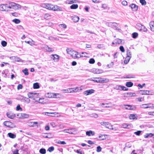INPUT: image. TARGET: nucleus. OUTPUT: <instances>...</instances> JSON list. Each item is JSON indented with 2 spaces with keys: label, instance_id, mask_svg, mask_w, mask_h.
<instances>
[{
  "label": "nucleus",
  "instance_id": "obj_51",
  "mask_svg": "<svg viewBox=\"0 0 154 154\" xmlns=\"http://www.w3.org/2000/svg\"><path fill=\"white\" fill-rule=\"evenodd\" d=\"M56 143L59 144H61L63 145L66 144L65 142L64 141H60L58 140L56 142Z\"/></svg>",
  "mask_w": 154,
  "mask_h": 154
},
{
  "label": "nucleus",
  "instance_id": "obj_27",
  "mask_svg": "<svg viewBox=\"0 0 154 154\" xmlns=\"http://www.w3.org/2000/svg\"><path fill=\"white\" fill-rule=\"evenodd\" d=\"M149 25L152 31H154V21H151L149 23Z\"/></svg>",
  "mask_w": 154,
  "mask_h": 154
},
{
  "label": "nucleus",
  "instance_id": "obj_19",
  "mask_svg": "<svg viewBox=\"0 0 154 154\" xmlns=\"http://www.w3.org/2000/svg\"><path fill=\"white\" fill-rule=\"evenodd\" d=\"M56 95L54 93H48L46 94V95L47 97L48 98H54L56 97Z\"/></svg>",
  "mask_w": 154,
  "mask_h": 154
},
{
  "label": "nucleus",
  "instance_id": "obj_52",
  "mask_svg": "<svg viewBox=\"0 0 154 154\" xmlns=\"http://www.w3.org/2000/svg\"><path fill=\"white\" fill-rule=\"evenodd\" d=\"M91 116L94 117L95 118H97L98 117V116L97 114L95 113H94L91 115Z\"/></svg>",
  "mask_w": 154,
  "mask_h": 154
},
{
  "label": "nucleus",
  "instance_id": "obj_58",
  "mask_svg": "<svg viewBox=\"0 0 154 154\" xmlns=\"http://www.w3.org/2000/svg\"><path fill=\"white\" fill-rule=\"evenodd\" d=\"M95 60L93 58H91L89 61V63L91 64H94L95 63Z\"/></svg>",
  "mask_w": 154,
  "mask_h": 154
},
{
  "label": "nucleus",
  "instance_id": "obj_62",
  "mask_svg": "<svg viewBox=\"0 0 154 154\" xmlns=\"http://www.w3.org/2000/svg\"><path fill=\"white\" fill-rule=\"evenodd\" d=\"M101 148L100 146H99L97 147V152H99L101 151Z\"/></svg>",
  "mask_w": 154,
  "mask_h": 154
},
{
  "label": "nucleus",
  "instance_id": "obj_37",
  "mask_svg": "<svg viewBox=\"0 0 154 154\" xmlns=\"http://www.w3.org/2000/svg\"><path fill=\"white\" fill-rule=\"evenodd\" d=\"M51 16V15L49 14H46L45 15L44 18L46 20H48L50 19Z\"/></svg>",
  "mask_w": 154,
  "mask_h": 154
},
{
  "label": "nucleus",
  "instance_id": "obj_56",
  "mask_svg": "<svg viewBox=\"0 0 154 154\" xmlns=\"http://www.w3.org/2000/svg\"><path fill=\"white\" fill-rule=\"evenodd\" d=\"M140 1L142 5H145L146 4V2L145 0H140Z\"/></svg>",
  "mask_w": 154,
  "mask_h": 154
},
{
  "label": "nucleus",
  "instance_id": "obj_21",
  "mask_svg": "<svg viewBox=\"0 0 154 154\" xmlns=\"http://www.w3.org/2000/svg\"><path fill=\"white\" fill-rule=\"evenodd\" d=\"M21 100L22 102H26L27 103H29L30 102V100L25 97H22V98L21 99Z\"/></svg>",
  "mask_w": 154,
  "mask_h": 154
},
{
  "label": "nucleus",
  "instance_id": "obj_25",
  "mask_svg": "<svg viewBox=\"0 0 154 154\" xmlns=\"http://www.w3.org/2000/svg\"><path fill=\"white\" fill-rule=\"evenodd\" d=\"M43 136L45 138H52L53 137V135L51 133H49L47 134H44L43 135Z\"/></svg>",
  "mask_w": 154,
  "mask_h": 154
},
{
  "label": "nucleus",
  "instance_id": "obj_61",
  "mask_svg": "<svg viewBox=\"0 0 154 154\" xmlns=\"http://www.w3.org/2000/svg\"><path fill=\"white\" fill-rule=\"evenodd\" d=\"M16 110H20V111L22 110V109L20 107V105H18L16 107Z\"/></svg>",
  "mask_w": 154,
  "mask_h": 154
},
{
  "label": "nucleus",
  "instance_id": "obj_3",
  "mask_svg": "<svg viewBox=\"0 0 154 154\" xmlns=\"http://www.w3.org/2000/svg\"><path fill=\"white\" fill-rule=\"evenodd\" d=\"M136 26L140 31H143L145 32H146L147 31V29L146 28L145 26L143 25H142L141 24H137L136 25Z\"/></svg>",
  "mask_w": 154,
  "mask_h": 154
},
{
  "label": "nucleus",
  "instance_id": "obj_18",
  "mask_svg": "<svg viewBox=\"0 0 154 154\" xmlns=\"http://www.w3.org/2000/svg\"><path fill=\"white\" fill-rule=\"evenodd\" d=\"M7 115L8 117L11 119H13L16 116L15 114L10 112H7Z\"/></svg>",
  "mask_w": 154,
  "mask_h": 154
},
{
  "label": "nucleus",
  "instance_id": "obj_53",
  "mask_svg": "<svg viewBox=\"0 0 154 154\" xmlns=\"http://www.w3.org/2000/svg\"><path fill=\"white\" fill-rule=\"evenodd\" d=\"M124 106H125L126 107H125V109H132L131 108V106L130 105H124Z\"/></svg>",
  "mask_w": 154,
  "mask_h": 154
},
{
  "label": "nucleus",
  "instance_id": "obj_59",
  "mask_svg": "<svg viewBox=\"0 0 154 154\" xmlns=\"http://www.w3.org/2000/svg\"><path fill=\"white\" fill-rule=\"evenodd\" d=\"M15 7V8H14V9H20L21 8L20 5L17 4H16V5Z\"/></svg>",
  "mask_w": 154,
  "mask_h": 154
},
{
  "label": "nucleus",
  "instance_id": "obj_32",
  "mask_svg": "<svg viewBox=\"0 0 154 154\" xmlns=\"http://www.w3.org/2000/svg\"><path fill=\"white\" fill-rule=\"evenodd\" d=\"M4 125L8 127H11V126L12 125V123L11 122H8L5 121L4 123Z\"/></svg>",
  "mask_w": 154,
  "mask_h": 154
},
{
  "label": "nucleus",
  "instance_id": "obj_9",
  "mask_svg": "<svg viewBox=\"0 0 154 154\" xmlns=\"http://www.w3.org/2000/svg\"><path fill=\"white\" fill-rule=\"evenodd\" d=\"M77 88H69L66 89H63L62 90L65 93H72L73 92H76V89Z\"/></svg>",
  "mask_w": 154,
  "mask_h": 154
},
{
  "label": "nucleus",
  "instance_id": "obj_44",
  "mask_svg": "<svg viewBox=\"0 0 154 154\" xmlns=\"http://www.w3.org/2000/svg\"><path fill=\"white\" fill-rule=\"evenodd\" d=\"M78 5L77 4H73L70 6V8L71 9H76L78 8Z\"/></svg>",
  "mask_w": 154,
  "mask_h": 154
},
{
  "label": "nucleus",
  "instance_id": "obj_13",
  "mask_svg": "<svg viewBox=\"0 0 154 154\" xmlns=\"http://www.w3.org/2000/svg\"><path fill=\"white\" fill-rule=\"evenodd\" d=\"M51 58L54 61H58L59 59V56L57 54H52L51 56Z\"/></svg>",
  "mask_w": 154,
  "mask_h": 154
},
{
  "label": "nucleus",
  "instance_id": "obj_20",
  "mask_svg": "<svg viewBox=\"0 0 154 154\" xmlns=\"http://www.w3.org/2000/svg\"><path fill=\"white\" fill-rule=\"evenodd\" d=\"M122 127L124 128H132V125L131 124H123L122 125Z\"/></svg>",
  "mask_w": 154,
  "mask_h": 154
},
{
  "label": "nucleus",
  "instance_id": "obj_64",
  "mask_svg": "<svg viewBox=\"0 0 154 154\" xmlns=\"http://www.w3.org/2000/svg\"><path fill=\"white\" fill-rule=\"evenodd\" d=\"M119 49L122 52H125V49L122 46H121L119 47Z\"/></svg>",
  "mask_w": 154,
  "mask_h": 154
},
{
  "label": "nucleus",
  "instance_id": "obj_60",
  "mask_svg": "<svg viewBox=\"0 0 154 154\" xmlns=\"http://www.w3.org/2000/svg\"><path fill=\"white\" fill-rule=\"evenodd\" d=\"M54 149V148L53 146H51L48 148V150L50 152L53 151Z\"/></svg>",
  "mask_w": 154,
  "mask_h": 154
},
{
  "label": "nucleus",
  "instance_id": "obj_16",
  "mask_svg": "<svg viewBox=\"0 0 154 154\" xmlns=\"http://www.w3.org/2000/svg\"><path fill=\"white\" fill-rule=\"evenodd\" d=\"M150 92L151 93V91L148 90H140L139 91V93L143 95H149Z\"/></svg>",
  "mask_w": 154,
  "mask_h": 154
},
{
  "label": "nucleus",
  "instance_id": "obj_23",
  "mask_svg": "<svg viewBox=\"0 0 154 154\" xmlns=\"http://www.w3.org/2000/svg\"><path fill=\"white\" fill-rule=\"evenodd\" d=\"M56 112H45L43 113L44 115L50 116L51 117H55V115L54 114L56 113Z\"/></svg>",
  "mask_w": 154,
  "mask_h": 154
},
{
  "label": "nucleus",
  "instance_id": "obj_46",
  "mask_svg": "<svg viewBox=\"0 0 154 154\" xmlns=\"http://www.w3.org/2000/svg\"><path fill=\"white\" fill-rule=\"evenodd\" d=\"M12 21L16 24H18L20 22V20L17 19H14L12 20Z\"/></svg>",
  "mask_w": 154,
  "mask_h": 154
},
{
  "label": "nucleus",
  "instance_id": "obj_14",
  "mask_svg": "<svg viewBox=\"0 0 154 154\" xmlns=\"http://www.w3.org/2000/svg\"><path fill=\"white\" fill-rule=\"evenodd\" d=\"M10 58L11 60L13 61L20 62L22 61L21 59L17 57L12 56L10 57Z\"/></svg>",
  "mask_w": 154,
  "mask_h": 154
},
{
  "label": "nucleus",
  "instance_id": "obj_45",
  "mask_svg": "<svg viewBox=\"0 0 154 154\" xmlns=\"http://www.w3.org/2000/svg\"><path fill=\"white\" fill-rule=\"evenodd\" d=\"M33 87L34 89H37L39 88V86L38 83H34L33 84Z\"/></svg>",
  "mask_w": 154,
  "mask_h": 154
},
{
  "label": "nucleus",
  "instance_id": "obj_48",
  "mask_svg": "<svg viewBox=\"0 0 154 154\" xmlns=\"http://www.w3.org/2000/svg\"><path fill=\"white\" fill-rule=\"evenodd\" d=\"M109 103H102L101 104V105H104V106H103V107H105V108H110L111 107V106H107V105L109 104Z\"/></svg>",
  "mask_w": 154,
  "mask_h": 154
},
{
  "label": "nucleus",
  "instance_id": "obj_35",
  "mask_svg": "<svg viewBox=\"0 0 154 154\" xmlns=\"http://www.w3.org/2000/svg\"><path fill=\"white\" fill-rule=\"evenodd\" d=\"M122 40L121 39L117 38L114 40V42L116 44H120L122 43Z\"/></svg>",
  "mask_w": 154,
  "mask_h": 154
},
{
  "label": "nucleus",
  "instance_id": "obj_55",
  "mask_svg": "<svg viewBox=\"0 0 154 154\" xmlns=\"http://www.w3.org/2000/svg\"><path fill=\"white\" fill-rule=\"evenodd\" d=\"M101 7L105 10L107 9L108 8L107 5L105 4H102Z\"/></svg>",
  "mask_w": 154,
  "mask_h": 154
},
{
  "label": "nucleus",
  "instance_id": "obj_49",
  "mask_svg": "<svg viewBox=\"0 0 154 154\" xmlns=\"http://www.w3.org/2000/svg\"><path fill=\"white\" fill-rule=\"evenodd\" d=\"M28 69H25L22 70V72L24 73L26 75H29V73L28 72Z\"/></svg>",
  "mask_w": 154,
  "mask_h": 154
},
{
  "label": "nucleus",
  "instance_id": "obj_10",
  "mask_svg": "<svg viewBox=\"0 0 154 154\" xmlns=\"http://www.w3.org/2000/svg\"><path fill=\"white\" fill-rule=\"evenodd\" d=\"M0 11H8L10 10L8 8L6 3L4 4L0 5Z\"/></svg>",
  "mask_w": 154,
  "mask_h": 154
},
{
  "label": "nucleus",
  "instance_id": "obj_34",
  "mask_svg": "<svg viewBox=\"0 0 154 154\" xmlns=\"http://www.w3.org/2000/svg\"><path fill=\"white\" fill-rule=\"evenodd\" d=\"M38 102L39 103H41V104H44L46 103L45 101L44 100V98H39Z\"/></svg>",
  "mask_w": 154,
  "mask_h": 154
},
{
  "label": "nucleus",
  "instance_id": "obj_41",
  "mask_svg": "<svg viewBox=\"0 0 154 154\" xmlns=\"http://www.w3.org/2000/svg\"><path fill=\"white\" fill-rule=\"evenodd\" d=\"M129 118L131 119H137L136 115L134 114H131L129 116Z\"/></svg>",
  "mask_w": 154,
  "mask_h": 154
},
{
  "label": "nucleus",
  "instance_id": "obj_30",
  "mask_svg": "<svg viewBox=\"0 0 154 154\" xmlns=\"http://www.w3.org/2000/svg\"><path fill=\"white\" fill-rule=\"evenodd\" d=\"M79 20V17L77 16H74L72 17V20L75 22H78Z\"/></svg>",
  "mask_w": 154,
  "mask_h": 154
},
{
  "label": "nucleus",
  "instance_id": "obj_28",
  "mask_svg": "<svg viewBox=\"0 0 154 154\" xmlns=\"http://www.w3.org/2000/svg\"><path fill=\"white\" fill-rule=\"evenodd\" d=\"M62 8L59 6L57 5H54L53 10L54 11H62Z\"/></svg>",
  "mask_w": 154,
  "mask_h": 154
},
{
  "label": "nucleus",
  "instance_id": "obj_4",
  "mask_svg": "<svg viewBox=\"0 0 154 154\" xmlns=\"http://www.w3.org/2000/svg\"><path fill=\"white\" fill-rule=\"evenodd\" d=\"M100 124L103 126H105L106 128L110 129L113 130L112 125L107 122H102L100 123Z\"/></svg>",
  "mask_w": 154,
  "mask_h": 154
},
{
  "label": "nucleus",
  "instance_id": "obj_50",
  "mask_svg": "<svg viewBox=\"0 0 154 154\" xmlns=\"http://www.w3.org/2000/svg\"><path fill=\"white\" fill-rule=\"evenodd\" d=\"M82 54L83 55H81V57H87L88 56L87 55L88 54L86 52H82Z\"/></svg>",
  "mask_w": 154,
  "mask_h": 154
},
{
  "label": "nucleus",
  "instance_id": "obj_12",
  "mask_svg": "<svg viewBox=\"0 0 154 154\" xmlns=\"http://www.w3.org/2000/svg\"><path fill=\"white\" fill-rule=\"evenodd\" d=\"M43 47L48 52H52L54 51L53 48H50L46 45H45Z\"/></svg>",
  "mask_w": 154,
  "mask_h": 154
},
{
  "label": "nucleus",
  "instance_id": "obj_8",
  "mask_svg": "<svg viewBox=\"0 0 154 154\" xmlns=\"http://www.w3.org/2000/svg\"><path fill=\"white\" fill-rule=\"evenodd\" d=\"M91 72H93L94 74H99L103 72V71L102 69H98L95 68H93L91 69Z\"/></svg>",
  "mask_w": 154,
  "mask_h": 154
},
{
  "label": "nucleus",
  "instance_id": "obj_54",
  "mask_svg": "<svg viewBox=\"0 0 154 154\" xmlns=\"http://www.w3.org/2000/svg\"><path fill=\"white\" fill-rule=\"evenodd\" d=\"M132 37L134 38H136L138 35V34L137 32H134L132 33Z\"/></svg>",
  "mask_w": 154,
  "mask_h": 154
},
{
  "label": "nucleus",
  "instance_id": "obj_31",
  "mask_svg": "<svg viewBox=\"0 0 154 154\" xmlns=\"http://www.w3.org/2000/svg\"><path fill=\"white\" fill-rule=\"evenodd\" d=\"M48 39L49 40L52 41H58L59 40V39L57 37H54L51 36L49 37H48Z\"/></svg>",
  "mask_w": 154,
  "mask_h": 154
},
{
  "label": "nucleus",
  "instance_id": "obj_24",
  "mask_svg": "<svg viewBox=\"0 0 154 154\" xmlns=\"http://www.w3.org/2000/svg\"><path fill=\"white\" fill-rule=\"evenodd\" d=\"M54 6V5H53L47 3L46 8L49 10L53 11Z\"/></svg>",
  "mask_w": 154,
  "mask_h": 154
},
{
  "label": "nucleus",
  "instance_id": "obj_42",
  "mask_svg": "<svg viewBox=\"0 0 154 154\" xmlns=\"http://www.w3.org/2000/svg\"><path fill=\"white\" fill-rule=\"evenodd\" d=\"M127 56L128 57H130L131 58V53L130 50H127Z\"/></svg>",
  "mask_w": 154,
  "mask_h": 154
},
{
  "label": "nucleus",
  "instance_id": "obj_29",
  "mask_svg": "<svg viewBox=\"0 0 154 154\" xmlns=\"http://www.w3.org/2000/svg\"><path fill=\"white\" fill-rule=\"evenodd\" d=\"M19 115H21V116L20 117V118H28L29 117V115L26 113H22L19 114Z\"/></svg>",
  "mask_w": 154,
  "mask_h": 154
},
{
  "label": "nucleus",
  "instance_id": "obj_22",
  "mask_svg": "<svg viewBox=\"0 0 154 154\" xmlns=\"http://www.w3.org/2000/svg\"><path fill=\"white\" fill-rule=\"evenodd\" d=\"M129 6L131 8L132 10L134 11H136L137 10L138 7L135 4H132L130 5Z\"/></svg>",
  "mask_w": 154,
  "mask_h": 154
},
{
  "label": "nucleus",
  "instance_id": "obj_47",
  "mask_svg": "<svg viewBox=\"0 0 154 154\" xmlns=\"http://www.w3.org/2000/svg\"><path fill=\"white\" fill-rule=\"evenodd\" d=\"M39 152L42 154H45L46 153V150L45 149L42 148L40 149Z\"/></svg>",
  "mask_w": 154,
  "mask_h": 154
},
{
  "label": "nucleus",
  "instance_id": "obj_33",
  "mask_svg": "<svg viewBox=\"0 0 154 154\" xmlns=\"http://www.w3.org/2000/svg\"><path fill=\"white\" fill-rule=\"evenodd\" d=\"M154 135V134L152 133H147L144 135V137L145 138H147L148 137H151Z\"/></svg>",
  "mask_w": 154,
  "mask_h": 154
},
{
  "label": "nucleus",
  "instance_id": "obj_15",
  "mask_svg": "<svg viewBox=\"0 0 154 154\" xmlns=\"http://www.w3.org/2000/svg\"><path fill=\"white\" fill-rule=\"evenodd\" d=\"M94 90L93 89L88 90L85 91L84 92V94L85 95H88L94 93Z\"/></svg>",
  "mask_w": 154,
  "mask_h": 154
},
{
  "label": "nucleus",
  "instance_id": "obj_2",
  "mask_svg": "<svg viewBox=\"0 0 154 154\" xmlns=\"http://www.w3.org/2000/svg\"><path fill=\"white\" fill-rule=\"evenodd\" d=\"M90 80L97 83H107L109 81L108 79L101 77L91 78Z\"/></svg>",
  "mask_w": 154,
  "mask_h": 154
},
{
  "label": "nucleus",
  "instance_id": "obj_26",
  "mask_svg": "<svg viewBox=\"0 0 154 154\" xmlns=\"http://www.w3.org/2000/svg\"><path fill=\"white\" fill-rule=\"evenodd\" d=\"M86 134L87 135L90 136L91 135L92 136L94 135H95V133L94 132L91 130H90L89 131H86Z\"/></svg>",
  "mask_w": 154,
  "mask_h": 154
},
{
  "label": "nucleus",
  "instance_id": "obj_7",
  "mask_svg": "<svg viewBox=\"0 0 154 154\" xmlns=\"http://www.w3.org/2000/svg\"><path fill=\"white\" fill-rule=\"evenodd\" d=\"M38 94L37 93H29L27 95L29 98H32L33 100H35V98L38 96Z\"/></svg>",
  "mask_w": 154,
  "mask_h": 154
},
{
  "label": "nucleus",
  "instance_id": "obj_1",
  "mask_svg": "<svg viewBox=\"0 0 154 154\" xmlns=\"http://www.w3.org/2000/svg\"><path fill=\"white\" fill-rule=\"evenodd\" d=\"M66 51L67 53L70 55L74 59L81 57V54L78 52L75 51L72 49L67 48Z\"/></svg>",
  "mask_w": 154,
  "mask_h": 154
},
{
  "label": "nucleus",
  "instance_id": "obj_6",
  "mask_svg": "<svg viewBox=\"0 0 154 154\" xmlns=\"http://www.w3.org/2000/svg\"><path fill=\"white\" fill-rule=\"evenodd\" d=\"M65 133H67L71 134H74V132H76L77 130L76 128H71L67 129H64L63 131Z\"/></svg>",
  "mask_w": 154,
  "mask_h": 154
},
{
  "label": "nucleus",
  "instance_id": "obj_40",
  "mask_svg": "<svg viewBox=\"0 0 154 154\" xmlns=\"http://www.w3.org/2000/svg\"><path fill=\"white\" fill-rule=\"evenodd\" d=\"M131 58L130 57H126L124 60V63L125 64H127L129 62Z\"/></svg>",
  "mask_w": 154,
  "mask_h": 154
},
{
  "label": "nucleus",
  "instance_id": "obj_17",
  "mask_svg": "<svg viewBox=\"0 0 154 154\" xmlns=\"http://www.w3.org/2000/svg\"><path fill=\"white\" fill-rule=\"evenodd\" d=\"M136 94L134 93H125L124 95L125 97H134L136 96Z\"/></svg>",
  "mask_w": 154,
  "mask_h": 154
},
{
  "label": "nucleus",
  "instance_id": "obj_43",
  "mask_svg": "<svg viewBox=\"0 0 154 154\" xmlns=\"http://www.w3.org/2000/svg\"><path fill=\"white\" fill-rule=\"evenodd\" d=\"M99 137L100 140H103L105 139V135L103 134L100 135Z\"/></svg>",
  "mask_w": 154,
  "mask_h": 154
},
{
  "label": "nucleus",
  "instance_id": "obj_57",
  "mask_svg": "<svg viewBox=\"0 0 154 154\" xmlns=\"http://www.w3.org/2000/svg\"><path fill=\"white\" fill-rule=\"evenodd\" d=\"M1 44L3 46L5 47L7 45V43L6 41H3L2 42Z\"/></svg>",
  "mask_w": 154,
  "mask_h": 154
},
{
  "label": "nucleus",
  "instance_id": "obj_39",
  "mask_svg": "<svg viewBox=\"0 0 154 154\" xmlns=\"http://www.w3.org/2000/svg\"><path fill=\"white\" fill-rule=\"evenodd\" d=\"M133 85V83L131 82H127L126 84V86L128 87H131Z\"/></svg>",
  "mask_w": 154,
  "mask_h": 154
},
{
  "label": "nucleus",
  "instance_id": "obj_5",
  "mask_svg": "<svg viewBox=\"0 0 154 154\" xmlns=\"http://www.w3.org/2000/svg\"><path fill=\"white\" fill-rule=\"evenodd\" d=\"M6 5L8 9H14V8H15V6L16 5V4L12 2H8L6 3Z\"/></svg>",
  "mask_w": 154,
  "mask_h": 154
},
{
  "label": "nucleus",
  "instance_id": "obj_38",
  "mask_svg": "<svg viewBox=\"0 0 154 154\" xmlns=\"http://www.w3.org/2000/svg\"><path fill=\"white\" fill-rule=\"evenodd\" d=\"M8 136L12 138H14L16 137V135L11 133H9L8 134Z\"/></svg>",
  "mask_w": 154,
  "mask_h": 154
},
{
  "label": "nucleus",
  "instance_id": "obj_63",
  "mask_svg": "<svg viewBox=\"0 0 154 154\" xmlns=\"http://www.w3.org/2000/svg\"><path fill=\"white\" fill-rule=\"evenodd\" d=\"M113 26L115 27V29L116 30H118L120 32H121L122 30H121V29H120V28L117 27L116 26L114 25H113Z\"/></svg>",
  "mask_w": 154,
  "mask_h": 154
},
{
  "label": "nucleus",
  "instance_id": "obj_36",
  "mask_svg": "<svg viewBox=\"0 0 154 154\" xmlns=\"http://www.w3.org/2000/svg\"><path fill=\"white\" fill-rule=\"evenodd\" d=\"M146 106H147V108H152V109H153L154 108V105L152 103H149L146 104Z\"/></svg>",
  "mask_w": 154,
  "mask_h": 154
},
{
  "label": "nucleus",
  "instance_id": "obj_11",
  "mask_svg": "<svg viewBox=\"0 0 154 154\" xmlns=\"http://www.w3.org/2000/svg\"><path fill=\"white\" fill-rule=\"evenodd\" d=\"M38 122H27V125L31 127H34L37 126L38 127Z\"/></svg>",
  "mask_w": 154,
  "mask_h": 154
}]
</instances>
